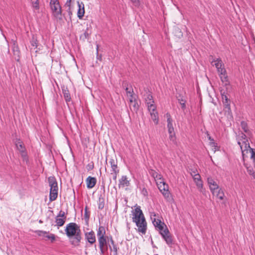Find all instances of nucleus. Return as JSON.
I'll return each instance as SVG.
<instances>
[{"label":"nucleus","instance_id":"obj_19","mask_svg":"<svg viewBox=\"0 0 255 255\" xmlns=\"http://www.w3.org/2000/svg\"><path fill=\"white\" fill-rule=\"evenodd\" d=\"M62 92L66 102L67 103L70 102L71 98L68 88L64 87L62 89Z\"/></svg>","mask_w":255,"mask_h":255},{"label":"nucleus","instance_id":"obj_21","mask_svg":"<svg viewBox=\"0 0 255 255\" xmlns=\"http://www.w3.org/2000/svg\"><path fill=\"white\" fill-rule=\"evenodd\" d=\"M98 242L99 243V246L107 247V246H108L107 237L106 236H102L98 238Z\"/></svg>","mask_w":255,"mask_h":255},{"label":"nucleus","instance_id":"obj_41","mask_svg":"<svg viewBox=\"0 0 255 255\" xmlns=\"http://www.w3.org/2000/svg\"><path fill=\"white\" fill-rule=\"evenodd\" d=\"M46 238L51 240V242H53L55 240V236L53 234H50L46 236Z\"/></svg>","mask_w":255,"mask_h":255},{"label":"nucleus","instance_id":"obj_14","mask_svg":"<svg viewBox=\"0 0 255 255\" xmlns=\"http://www.w3.org/2000/svg\"><path fill=\"white\" fill-rule=\"evenodd\" d=\"M109 163L112 168L111 172L119 173L120 170L118 167L117 160L111 158L109 160Z\"/></svg>","mask_w":255,"mask_h":255},{"label":"nucleus","instance_id":"obj_61","mask_svg":"<svg viewBox=\"0 0 255 255\" xmlns=\"http://www.w3.org/2000/svg\"><path fill=\"white\" fill-rule=\"evenodd\" d=\"M39 223H42L41 220L39 221Z\"/></svg>","mask_w":255,"mask_h":255},{"label":"nucleus","instance_id":"obj_47","mask_svg":"<svg viewBox=\"0 0 255 255\" xmlns=\"http://www.w3.org/2000/svg\"><path fill=\"white\" fill-rule=\"evenodd\" d=\"M199 173L197 171L196 169H192L191 170V175L192 176H194V175L198 174Z\"/></svg>","mask_w":255,"mask_h":255},{"label":"nucleus","instance_id":"obj_49","mask_svg":"<svg viewBox=\"0 0 255 255\" xmlns=\"http://www.w3.org/2000/svg\"><path fill=\"white\" fill-rule=\"evenodd\" d=\"M141 193L144 196H147L148 195V193H147V191L146 190V189L145 188H143L142 191H141Z\"/></svg>","mask_w":255,"mask_h":255},{"label":"nucleus","instance_id":"obj_50","mask_svg":"<svg viewBox=\"0 0 255 255\" xmlns=\"http://www.w3.org/2000/svg\"><path fill=\"white\" fill-rule=\"evenodd\" d=\"M248 172H249V173L250 174V175H252L253 176V177H254V178H255V173L254 172H253L252 171V170L251 169H248Z\"/></svg>","mask_w":255,"mask_h":255},{"label":"nucleus","instance_id":"obj_58","mask_svg":"<svg viewBox=\"0 0 255 255\" xmlns=\"http://www.w3.org/2000/svg\"><path fill=\"white\" fill-rule=\"evenodd\" d=\"M199 191L200 192H202L203 194H204L206 192V190H205V189L203 188V190H199Z\"/></svg>","mask_w":255,"mask_h":255},{"label":"nucleus","instance_id":"obj_46","mask_svg":"<svg viewBox=\"0 0 255 255\" xmlns=\"http://www.w3.org/2000/svg\"><path fill=\"white\" fill-rule=\"evenodd\" d=\"M252 151L251 158L253 159V161L255 162V150L253 148H250Z\"/></svg>","mask_w":255,"mask_h":255},{"label":"nucleus","instance_id":"obj_18","mask_svg":"<svg viewBox=\"0 0 255 255\" xmlns=\"http://www.w3.org/2000/svg\"><path fill=\"white\" fill-rule=\"evenodd\" d=\"M212 194L219 198L220 200H223L225 197L224 191L220 187L216 190L215 193Z\"/></svg>","mask_w":255,"mask_h":255},{"label":"nucleus","instance_id":"obj_53","mask_svg":"<svg viewBox=\"0 0 255 255\" xmlns=\"http://www.w3.org/2000/svg\"><path fill=\"white\" fill-rule=\"evenodd\" d=\"M31 45H32V46H33V47H34V46H35V47H37V42H36V40H33V41H31Z\"/></svg>","mask_w":255,"mask_h":255},{"label":"nucleus","instance_id":"obj_35","mask_svg":"<svg viewBox=\"0 0 255 255\" xmlns=\"http://www.w3.org/2000/svg\"><path fill=\"white\" fill-rule=\"evenodd\" d=\"M238 140L245 141L248 140L246 135L243 132H241L239 135Z\"/></svg>","mask_w":255,"mask_h":255},{"label":"nucleus","instance_id":"obj_43","mask_svg":"<svg viewBox=\"0 0 255 255\" xmlns=\"http://www.w3.org/2000/svg\"><path fill=\"white\" fill-rule=\"evenodd\" d=\"M126 91L128 97H132V95H133V93L132 89H131V90H128V88L127 87L126 89Z\"/></svg>","mask_w":255,"mask_h":255},{"label":"nucleus","instance_id":"obj_54","mask_svg":"<svg viewBox=\"0 0 255 255\" xmlns=\"http://www.w3.org/2000/svg\"><path fill=\"white\" fill-rule=\"evenodd\" d=\"M156 175L154 176V175H153V176L154 178H157V179H160L161 178V175L160 174H158V173H156Z\"/></svg>","mask_w":255,"mask_h":255},{"label":"nucleus","instance_id":"obj_9","mask_svg":"<svg viewBox=\"0 0 255 255\" xmlns=\"http://www.w3.org/2000/svg\"><path fill=\"white\" fill-rule=\"evenodd\" d=\"M48 183L50 187V191L52 192H58V187L57 182L54 177L50 176L48 179Z\"/></svg>","mask_w":255,"mask_h":255},{"label":"nucleus","instance_id":"obj_22","mask_svg":"<svg viewBox=\"0 0 255 255\" xmlns=\"http://www.w3.org/2000/svg\"><path fill=\"white\" fill-rule=\"evenodd\" d=\"M106 231L105 227L103 226H100L98 231H97V237L98 238L100 237H104L105 236Z\"/></svg>","mask_w":255,"mask_h":255},{"label":"nucleus","instance_id":"obj_31","mask_svg":"<svg viewBox=\"0 0 255 255\" xmlns=\"http://www.w3.org/2000/svg\"><path fill=\"white\" fill-rule=\"evenodd\" d=\"M36 234L39 237H42L44 238H46L48 232L46 231H41V230H37L35 231Z\"/></svg>","mask_w":255,"mask_h":255},{"label":"nucleus","instance_id":"obj_39","mask_svg":"<svg viewBox=\"0 0 255 255\" xmlns=\"http://www.w3.org/2000/svg\"><path fill=\"white\" fill-rule=\"evenodd\" d=\"M90 213L88 211L87 207H86L84 210V218L86 220H88L90 218Z\"/></svg>","mask_w":255,"mask_h":255},{"label":"nucleus","instance_id":"obj_55","mask_svg":"<svg viewBox=\"0 0 255 255\" xmlns=\"http://www.w3.org/2000/svg\"><path fill=\"white\" fill-rule=\"evenodd\" d=\"M110 243H111V244H110V245H111V246H114V245H116L115 244L114 241V240H113L112 238H111V239H110Z\"/></svg>","mask_w":255,"mask_h":255},{"label":"nucleus","instance_id":"obj_23","mask_svg":"<svg viewBox=\"0 0 255 255\" xmlns=\"http://www.w3.org/2000/svg\"><path fill=\"white\" fill-rule=\"evenodd\" d=\"M147 106L148 110L150 112V113L151 112H156V106H155V104H154V103H147Z\"/></svg>","mask_w":255,"mask_h":255},{"label":"nucleus","instance_id":"obj_51","mask_svg":"<svg viewBox=\"0 0 255 255\" xmlns=\"http://www.w3.org/2000/svg\"><path fill=\"white\" fill-rule=\"evenodd\" d=\"M111 174H113V179H114V180H116V179H117V175H118V174L119 173H117V172H116H116H111Z\"/></svg>","mask_w":255,"mask_h":255},{"label":"nucleus","instance_id":"obj_34","mask_svg":"<svg viewBox=\"0 0 255 255\" xmlns=\"http://www.w3.org/2000/svg\"><path fill=\"white\" fill-rule=\"evenodd\" d=\"M196 185L197 187V188L199 189V190H203V181L202 180L197 181L195 182Z\"/></svg>","mask_w":255,"mask_h":255},{"label":"nucleus","instance_id":"obj_32","mask_svg":"<svg viewBox=\"0 0 255 255\" xmlns=\"http://www.w3.org/2000/svg\"><path fill=\"white\" fill-rule=\"evenodd\" d=\"M32 7L36 10L39 9V2L38 0H31Z\"/></svg>","mask_w":255,"mask_h":255},{"label":"nucleus","instance_id":"obj_42","mask_svg":"<svg viewBox=\"0 0 255 255\" xmlns=\"http://www.w3.org/2000/svg\"><path fill=\"white\" fill-rule=\"evenodd\" d=\"M218 72L219 73V75H223V73L226 72V70L224 68V66L221 67L220 69H217Z\"/></svg>","mask_w":255,"mask_h":255},{"label":"nucleus","instance_id":"obj_52","mask_svg":"<svg viewBox=\"0 0 255 255\" xmlns=\"http://www.w3.org/2000/svg\"><path fill=\"white\" fill-rule=\"evenodd\" d=\"M210 145L212 147H214L215 149L217 147V144L216 143L214 142H210Z\"/></svg>","mask_w":255,"mask_h":255},{"label":"nucleus","instance_id":"obj_6","mask_svg":"<svg viewBox=\"0 0 255 255\" xmlns=\"http://www.w3.org/2000/svg\"><path fill=\"white\" fill-rule=\"evenodd\" d=\"M15 146L17 149L19 151L23 160L27 159V153L26 152L25 148L23 145L22 142L19 139H17L15 142Z\"/></svg>","mask_w":255,"mask_h":255},{"label":"nucleus","instance_id":"obj_20","mask_svg":"<svg viewBox=\"0 0 255 255\" xmlns=\"http://www.w3.org/2000/svg\"><path fill=\"white\" fill-rule=\"evenodd\" d=\"M66 221V219L65 218H61L58 216H56L55 218V222L56 223V225L58 227L62 226Z\"/></svg>","mask_w":255,"mask_h":255},{"label":"nucleus","instance_id":"obj_7","mask_svg":"<svg viewBox=\"0 0 255 255\" xmlns=\"http://www.w3.org/2000/svg\"><path fill=\"white\" fill-rule=\"evenodd\" d=\"M155 217L156 214L155 213H153V215H151L150 217L151 220L154 226L159 231L163 230V228H164V227H165L166 226L163 222H162L160 219H156Z\"/></svg>","mask_w":255,"mask_h":255},{"label":"nucleus","instance_id":"obj_60","mask_svg":"<svg viewBox=\"0 0 255 255\" xmlns=\"http://www.w3.org/2000/svg\"><path fill=\"white\" fill-rule=\"evenodd\" d=\"M209 139L210 140H213V139H212L210 136L209 137Z\"/></svg>","mask_w":255,"mask_h":255},{"label":"nucleus","instance_id":"obj_26","mask_svg":"<svg viewBox=\"0 0 255 255\" xmlns=\"http://www.w3.org/2000/svg\"><path fill=\"white\" fill-rule=\"evenodd\" d=\"M222 97L223 104H224L226 108L228 109V110H230V106L228 102L229 100L227 96L226 95L222 94Z\"/></svg>","mask_w":255,"mask_h":255},{"label":"nucleus","instance_id":"obj_16","mask_svg":"<svg viewBox=\"0 0 255 255\" xmlns=\"http://www.w3.org/2000/svg\"><path fill=\"white\" fill-rule=\"evenodd\" d=\"M97 182V179L95 177L89 176L86 179L87 187L89 189L93 188Z\"/></svg>","mask_w":255,"mask_h":255},{"label":"nucleus","instance_id":"obj_48","mask_svg":"<svg viewBox=\"0 0 255 255\" xmlns=\"http://www.w3.org/2000/svg\"><path fill=\"white\" fill-rule=\"evenodd\" d=\"M129 97V102L130 103V104H132L135 101V99L134 97L133 96V95H132V97Z\"/></svg>","mask_w":255,"mask_h":255},{"label":"nucleus","instance_id":"obj_15","mask_svg":"<svg viewBox=\"0 0 255 255\" xmlns=\"http://www.w3.org/2000/svg\"><path fill=\"white\" fill-rule=\"evenodd\" d=\"M79 9L77 12V16L79 19H82L85 13L84 4L82 2H77Z\"/></svg>","mask_w":255,"mask_h":255},{"label":"nucleus","instance_id":"obj_57","mask_svg":"<svg viewBox=\"0 0 255 255\" xmlns=\"http://www.w3.org/2000/svg\"><path fill=\"white\" fill-rule=\"evenodd\" d=\"M133 3H139V0H130Z\"/></svg>","mask_w":255,"mask_h":255},{"label":"nucleus","instance_id":"obj_11","mask_svg":"<svg viewBox=\"0 0 255 255\" xmlns=\"http://www.w3.org/2000/svg\"><path fill=\"white\" fill-rule=\"evenodd\" d=\"M130 185V181L128 180V178L126 175H123L119 179V187H128Z\"/></svg>","mask_w":255,"mask_h":255},{"label":"nucleus","instance_id":"obj_33","mask_svg":"<svg viewBox=\"0 0 255 255\" xmlns=\"http://www.w3.org/2000/svg\"><path fill=\"white\" fill-rule=\"evenodd\" d=\"M109 246L111 252L113 253V255H118V248L117 245L111 246V245H109Z\"/></svg>","mask_w":255,"mask_h":255},{"label":"nucleus","instance_id":"obj_59","mask_svg":"<svg viewBox=\"0 0 255 255\" xmlns=\"http://www.w3.org/2000/svg\"><path fill=\"white\" fill-rule=\"evenodd\" d=\"M133 107L135 109H137V108L136 107V104L135 103V101L134 102H133Z\"/></svg>","mask_w":255,"mask_h":255},{"label":"nucleus","instance_id":"obj_40","mask_svg":"<svg viewBox=\"0 0 255 255\" xmlns=\"http://www.w3.org/2000/svg\"><path fill=\"white\" fill-rule=\"evenodd\" d=\"M100 250V253L102 255H104L105 254L106 252L108 250V246L107 247H102V246H99Z\"/></svg>","mask_w":255,"mask_h":255},{"label":"nucleus","instance_id":"obj_10","mask_svg":"<svg viewBox=\"0 0 255 255\" xmlns=\"http://www.w3.org/2000/svg\"><path fill=\"white\" fill-rule=\"evenodd\" d=\"M238 143L240 145L242 153L244 155V152L246 151L247 152L248 149L250 150L251 147L249 140L241 141L238 140Z\"/></svg>","mask_w":255,"mask_h":255},{"label":"nucleus","instance_id":"obj_29","mask_svg":"<svg viewBox=\"0 0 255 255\" xmlns=\"http://www.w3.org/2000/svg\"><path fill=\"white\" fill-rule=\"evenodd\" d=\"M241 126L244 131L247 133H248L249 130L247 123L245 121H242L241 123Z\"/></svg>","mask_w":255,"mask_h":255},{"label":"nucleus","instance_id":"obj_38","mask_svg":"<svg viewBox=\"0 0 255 255\" xmlns=\"http://www.w3.org/2000/svg\"><path fill=\"white\" fill-rule=\"evenodd\" d=\"M147 103H154L152 96L150 94H148L145 98V103L146 105Z\"/></svg>","mask_w":255,"mask_h":255},{"label":"nucleus","instance_id":"obj_4","mask_svg":"<svg viewBox=\"0 0 255 255\" xmlns=\"http://www.w3.org/2000/svg\"><path fill=\"white\" fill-rule=\"evenodd\" d=\"M159 234L168 246H170L172 244L173 240L172 236L167 227L163 228V230L160 231Z\"/></svg>","mask_w":255,"mask_h":255},{"label":"nucleus","instance_id":"obj_1","mask_svg":"<svg viewBox=\"0 0 255 255\" xmlns=\"http://www.w3.org/2000/svg\"><path fill=\"white\" fill-rule=\"evenodd\" d=\"M65 231L71 245L79 246L82 239L80 226L75 223H70L66 225Z\"/></svg>","mask_w":255,"mask_h":255},{"label":"nucleus","instance_id":"obj_5","mask_svg":"<svg viewBox=\"0 0 255 255\" xmlns=\"http://www.w3.org/2000/svg\"><path fill=\"white\" fill-rule=\"evenodd\" d=\"M157 187L164 197L167 199L169 197L170 192L169 191L168 185L163 181H161L157 184Z\"/></svg>","mask_w":255,"mask_h":255},{"label":"nucleus","instance_id":"obj_45","mask_svg":"<svg viewBox=\"0 0 255 255\" xmlns=\"http://www.w3.org/2000/svg\"><path fill=\"white\" fill-rule=\"evenodd\" d=\"M57 216L65 218V219H66V216H65V212L62 211H60Z\"/></svg>","mask_w":255,"mask_h":255},{"label":"nucleus","instance_id":"obj_2","mask_svg":"<svg viewBox=\"0 0 255 255\" xmlns=\"http://www.w3.org/2000/svg\"><path fill=\"white\" fill-rule=\"evenodd\" d=\"M132 221L136 224L139 232L142 234L146 233L147 229L146 222L139 206L136 207L133 212Z\"/></svg>","mask_w":255,"mask_h":255},{"label":"nucleus","instance_id":"obj_27","mask_svg":"<svg viewBox=\"0 0 255 255\" xmlns=\"http://www.w3.org/2000/svg\"><path fill=\"white\" fill-rule=\"evenodd\" d=\"M212 63H214V65L217 69H220L221 67L224 66V64L220 59H217L212 61Z\"/></svg>","mask_w":255,"mask_h":255},{"label":"nucleus","instance_id":"obj_25","mask_svg":"<svg viewBox=\"0 0 255 255\" xmlns=\"http://www.w3.org/2000/svg\"><path fill=\"white\" fill-rule=\"evenodd\" d=\"M98 208L100 210L103 209L105 206V199L100 196L99 198L98 202Z\"/></svg>","mask_w":255,"mask_h":255},{"label":"nucleus","instance_id":"obj_56","mask_svg":"<svg viewBox=\"0 0 255 255\" xmlns=\"http://www.w3.org/2000/svg\"><path fill=\"white\" fill-rule=\"evenodd\" d=\"M71 0H67L66 1V5L68 6H70V4H71Z\"/></svg>","mask_w":255,"mask_h":255},{"label":"nucleus","instance_id":"obj_44","mask_svg":"<svg viewBox=\"0 0 255 255\" xmlns=\"http://www.w3.org/2000/svg\"><path fill=\"white\" fill-rule=\"evenodd\" d=\"M192 177L194 182L201 180L200 175L199 173L194 175V176Z\"/></svg>","mask_w":255,"mask_h":255},{"label":"nucleus","instance_id":"obj_24","mask_svg":"<svg viewBox=\"0 0 255 255\" xmlns=\"http://www.w3.org/2000/svg\"><path fill=\"white\" fill-rule=\"evenodd\" d=\"M151 116V118L154 122V123L157 125L158 123V113L157 112H151L150 113Z\"/></svg>","mask_w":255,"mask_h":255},{"label":"nucleus","instance_id":"obj_13","mask_svg":"<svg viewBox=\"0 0 255 255\" xmlns=\"http://www.w3.org/2000/svg\"><path fill=\"white\" fill-rule=\"evenodd\" d=\"M85 238L88 241V242L91 244H93L96 242V237L94 232L93 231L86 233H85Z\"/></svg>","mask_w":255,"mask_h":255},{"label":"nucleus","instance_id":"obj_36","mask_svg":"<svg viewBox=\"0 0 255 255\" xmlns=\"http://www.w3.org/2000/svg\"><path fill=\"white\" fill-rule=\"evenodd\" d=\"M169 134V138L172 142H174L175 141V134L174 132V130L171 131V132H168Z\"/></svg>","mask_w":255,"mask_h":255},{"label":"nucleus","instance_id":"obj_17","mask_svg":"<svg viewBox=\"0 0 255 255\" xmlns=\"http://www.w3.org/2000/svg\"><path fill=\"white\" fill-rule=\"evenodd\" d=\"M177 99L178 102L181 106V109H182V110L184 111L186 108V101L185 97L183 96L180 94L177 97Z\"/></svg>","mask_w":255,"mask_h":255},{"label":"nucleus","instance_id":"obj_3","mask_svg":"<svg viewBox=\"0 0 255 255\" xmlns=\"http://www.w3.org/2000/svg\"><path fill=\"white\" fill-rule=\"evenodd\" d=\"M50 5L54 16L60 18L59 16L61 15V7L58 0H50Z\"/></svg>","mask_w":255,"mask_h":255},{"label":"nucleus","instance_id":"obj_30","mask_svg":"<svg viewBox=\"0 0 255 255\" xmlns=\"http://www.w3.org/2000/svg\"><path fill=\"white\" fill-rule=\"evenodd\" d=\"M58 196V192L50 191L49 200L50 201H53L56 199Z\"/></svg>","mask_w":255,"mask_h":255},{"label":"nucleus","instance_id":"obj_37","mask_svg":"<svg viewBox=\"0 0 255 255\" xmlns=\"http://www.w3.org/2000/svg\"><path fill=\"white\" fill-rule=\"evenodd\" d=\"M89 37V34L88 33L87 30H86L83 34H81L80 38L83 40H85V39L88 38Z\"/></svg>","mask_w":255,"mask_h":255},{"label":"nucleus","instance_id":"obj_28","mask_svg":"<svg viewBox=\"0 0 255 255\" xmlns=\"http://www.w3.org/2000/svg\"><path fill=\"white\" fill-rule=\"evenodd\" d=\"M219 76L221 81L223 83H225L226 85L229 84L228 78L227 75V72L223 73V75H220Z\"/></svg>","mask_w":255,"mask_h":255},{"label":"nucleus","instance_id":"obj_8","mask_svg":"<svg viewBox=\"0 0 255 255\" xmlns=\"http://www.w3.org/2000/svg\"><path fill=\"white\" fill-rule=\"evenodd\" d=\"M207 181L211 193H215L216 190L220 187L216 181L213 177L209 176L207 177Z\"/></svg>","mask_w":255,"mask_h":255},{"label":"nucleus","instance_id":"obj_12","mask_svg":"<svg viewBox=\"0 0 255 255\" xmlns=\"http://www.w3.org/2000/svg\"><path fill=\"white\" fill-rule=\"evenodd\" d=\"M165 117L167 118V128L168 132H171V131L174 130L173 126V120L171 118V115L169 113H167L165 114Z\"/></svg>","mask_w":255,"mask_h":255}]
</instances>
